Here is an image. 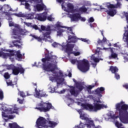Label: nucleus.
Returning a JSON list of instances; mask_svg holds the SVG:
<instances>
[{
  "label": "nucleus",
  "mask_w": 128,
  "mask_h": 128,
  "mask_svg": "<svg viewBox=\"0 0 128 128\" xmlns=\"http://www.w3.org/2000/svg\"><path fill=\"white\" fill-rule=\"evenodd\" d=\"M116 112L118 114V116L116 114L111 116L112 120H116L119 118L122 124H128V104H126L124 101L116 104L115 106Z\"/></svg>",
  "instance_id": "nucleus-1"
},
{
  "label": "nucleus",
  "mask_w": 128,
  "mask_h": 128,
  "mask_svg": "<svg viewBox=\"0 0 128 128\" xmlns=\"http://www.w3.org/2000/svg\"><path fill=\"white\" fill-rule=\"evenodd\" d=\"M45 58L42 59V68L46 72H54L58 68V66L48 62H54L56 60V56L52 55V53H50V51L48 49H46Z\"/></svg>",
  "instance_id": "nucleus-2"
},
{
  "label": "nucleus",
  "mask_w": 128,
  "mask_h": 128,
  "mask_svg": "<svg viewBox=\"0 0 128 128\" xmlns=\"http://www.w3.org/2000/svg\"><path fill=\"white\" fill-rule=\"evenodd\" d=\"M72 64H77L78 68L82 72H86L90 70V62L86 59L78 60L77 59H72L70 60Z\"/></svg>",
  "instance_id": "nucleus-3"
},
{
  "label": "nucleus",
  "mask_w": 128,
  "mask_h": 128,
  "mask_svg": "<svg viewBox=\"0 0 128 128\" xmlns=\"http://www.w3.org/2000/svg\"><path fill=\"white\" fill-rule=\"evenodd\" d=\"M81 106L84 110H90V112H96L97 110H100L102 108H106L108 106L104 104H100L99 103H94V106L90 104H82Z\"/></svg>",
  "instance_id": "nucleus-4"
},
{
  "label": "nucleus",
  "mask_w": 128,
  "mask_h": 128,
  "mask_svg": "<svg viewBox=\"0 0 128 128\" xmlns=\"http://www.w3.org/2000/svg\"><path fill=\"white\" fill-rule=\"evenodd\" d=\"M38 106L40 107H36L35 108V110H38L41 112H48L52 108V103L50 102H40L38 104Z\"/></svg>",
  "instance_id": "nucleus-5"
},
{
  "label": "nucleus",
  "mask_w": 128,
  "mask_h": 128,
  "mask_svg": "<svg viewBox=\"0 0 128 128\" xmlns=\"http://www.w3.org/2000/svg\"><path fill=\"white\" fill-rule=\"evenodd\" d=\"M36 127L37 128H48L46 126V120L43 117H40L36 122Z\"/></svg>",
  "instance_id": "nucleus-6"
},
{
  "label": "nucleus",
  "mask_w": 128,
  "mask_h": 128,
  "mask_svg": "<svg viewBox=\"0 0 128 128\" xmlns=\"http://www.w3.org/2000/svg\"><path fill=\"white\" fill-rule=\"evenodd\" d=\"M26 34V30L24 29L14 28L12 30V34L14 36L12 37V38H20L21 36H24Z\"/></svg>",
  "instance_id": "nucleus-7"
},
{
  "label": "nucleus",
  "mask_w": 128,
  "mask_h": 128,
  "mask_svg": "<svg viewBox=\"0 0 128 128\" xmlns=\"http://www.w3.org/2000/svg\"><path fill=\"white\" fill-rule=\"evenodd\" d=\"M12 74L14 76H18V74H24V68L22 67H18L16 66L13 69V71H12Z\"/></svg>",
  "instance_id": "nucleus-8"
},
{
  "label": "nucleus",
  "mask_w": 128,
  "mask_h": 128,
  "mask_svg": "<svg viewBox=\"0 0 128 128\" xmlns=\"http://www.w3.org/2000/svg\"><path fill=\"white\" fill-rule=\"evenodd\" d=\"M0 56H2L4 58H8V56L10 58L16 56V54L14 53V50H12L10 51V53H5L3 52L0 51Z\"/></svg>",
  "instance_id": "nucleus-9"
},
{
  "label": "nucleus",
  "mask_w": 128,
  "mask_h": 128,
  "mask_svg": "<svg viewBox=\"0 0 128 128\" xmlns=\"http://www.w3.org/2000/svg\"><path fill=\"white\" fill-rule=\"evenodd\" d=\"M105 10L104 12H107L108 14V16H114V15H116V10L111 9L108 10L107 9H106V8L102 7V6H100V10Z\"/></svg>",
  "instance_id": "nucleus-10"
},
{
  "label": "nucleus",
  "mask_w": 128,
  "mask_h": 128,
  "mask_svg": "<svg viewBox=\"0 0 128 128\" xmlns=\"http://www.w3.org/2000/svg\"><path fill=\"white\" fill-rule=\"evenodd\" d=\"M69 18H70L72 22H78L80 18V14L78 13L70 14H69Z\"/></svg>",
  "instance_id": "nucleus-11"
},
{
  "label": "nucleus",
  "mask_w": 128,
  "mask_h": 128,
  "mask_svg": "<svg viewBox=\"0 0 128 128\" xmlns=\"http://www.w3.org/2000/svg\"><path fill=\"white\" fill-rule=\"evenodd\" d=\"M103 50H110L111 54L108 56L109 60H112V58H118V54L114 52V50H112V48H104Z\"/></svg>",
  "instance_id": "nucleus-12"
},
{
  "label": "nucleus",
  "mask_w": 128,
  "mask_h": 128,
  "mask_svg": "<svg viewBox=\"0 0 128 128\" xmlns=\"http://www.w3.org/2000/svg\"><path fill=\"white\" fill-rule=\"evenodd\" d=\"M65 47L66 52H68V54H71V52H72L74 48V44L68 43Z\"/></svg>",
  "instance_id": "nucleus-13"
},
{
  "label": "nucleus",
  "mask_w": 128,
  "mask_h": 128,
  "mask_svg": "<svg viewBox=\"0 0 128 128\" xmlns=\"http://www.w3.org/2000/svg\"><path fill=\"white\" fill-rule=\"evenodd\" d=\"M78 112L82 120H87L88 124H94V120H88V118L84 116V115L82 114V110H78Z\"/></svg>",
  "instance_id": "nucleus-14"
},
{
  "label": "nucleus",
  "mask_w": 128,
  "mask_h": 128,
  "mask_svg": "<svg viewBox=\"0 0 128 128\" xmlns=\"http://www.w3.org/2000/svg\"><path fill=\"white\" fill-rule=\"evenodd\" d=\"M95 92L96 94H98V96L102 98V94H104V88H98L96 90Z\"/></svg>",
  "instance_id": "nucleus-15"
},
{
  "label": "nucleus",
  "mask_w": 128,
  "mask_h": 128,
  "mask_svg": "<svg viewBox=\"0 0 128 128\" xmlns=\"http://www.w3.org/2000/svg\"><path fill=\"white\" fill-rule=\"evenodd\" d=\"M46 16H48V13L44 12L42 14L38 15L37 18L40 22H44L46 20Z\"/></svg>",
  "instance_id": "nucleus-16"
},
{
  "label": "nucleus",
  "mask_w": 128,
  "mask_h": 128,
  "mask_svg": "<svg viewBox=\"0 0 128 128\" xmlns=\"http://www.w3.org/2000/svg\"><path fill=\"white\" fill-rule=\"evenodd\" d=\"M18 110H20V108L14 106L13 108H10L8 112L10 114H18Z\"/></svg>",
  "instance_id": "nucleus-17"
},
{
  "label": "nucleus",
  "mask_w": 128,
  "mask_h": 128,
  "mask_svg": "<svg viewBox=\"0 0 128 128\" xmlns=\"http://www.w3.org/2000/svg\"><path fill=\"white\" fill-rule=\"evenodd\" d=\"M68 44H70V42L75 44V42H76V36L70 35L68 36Z\"/></svg>",
  "instance_id": "nucleus-18"
},
{
  "label": "nucleus",
  "mask_w": 128,
  "mask_h": 128,
  "mask_svg": "<svg viewBox=\"0 0 128 128\" xmlns=\"http://www.w3.org/2000/svg\"><path fill=\"white\" fill-rule=\"evenodd\" d=\"M67 8L68 12H74V6L72 4L68 3L67 4Z\"/></svg>",
  "instance_id": "nucleus-19"
},
{
  "label": "nucleus",
  "mask_w": 128,
  "mask_h": 128,
  "mask_svg": "<svg viewBox=\"0 0 128 128\" xmlns=\"http://www.w3.org/2000/svg\"><path fill=\"white\" fill-rule=\"evenodd\" d=\"M34 16V13L31 12L29 14H25L24 18H26V20H32Z\"/></svg>",
  "instance_id": "nucleus-20"
},
{
  "label": "nucleus",
  "mask_w": 128,
  "mask_h": 128,
  "mask_svg": "<svg viewBox=\"0 0 128 128\" xmlns=\"http://www.w3.org/2000/svg\"><path fill=\"white\" fill-rule=\"evenodd\" d=\"M54 78H55V80L57 82V86H60V84H62V82H61L62 78H60V76H58V75H54Z\"/></svg>",
  "instance_id": "nucleus-21"
},
{
  "label": "nucleus",
  "mask_w": 128,
  "mask_h": 128,
  "mask_svg": "<svg viewBox=\"0 0 128 128\" xmlns=\"http://www.w3.org/2000/svg\"><path fill=\"white\" fill-rule=\"evenodd\" d=\"M50 32H46L43 34L44 38H42L43 40H46L48 38H50Z\"/></svg>",
  "instance_id": "nucleus-22"
},
{
  "label": "nucleus",
  "mask_w": 128,
  "mask_h": 128,
  "mask_svg": "<svg viewBox=\"0 0 128 128\" xmlns=\"http://www.w3.org/2000/svg\"><path fill=\"white\" fill-rule=\"evenodd\" d=\"M110 70L112 74H116L118 72V68L116 66H110Z\"/></svg>",
  "instance_id": "nucleus-23"
},
{
  "label": "nucleus",
  "mask_w": 128,
  "mask_h": 128,
  "mask_svg": "<svg viewBox=\"0 0 128 128\" xmlns=\"http://www.w3.org/2000/svg\"><path fill=\"white\" fill-rule=\"evenodd\" d=\"M44 4H37L36 6V9L38 12H40V10H44Z\"/></svg>",
  "instance_id": "nucleus-24"
},
{
  "label": "nucleus",
  "mask_w": 128,
  "mask_h": 128,
  "mask_svg": "<svg viewBox=\"0 0 128 128\" xmlns=\"http://www.w3.org/2000/svg\"><path fill=\"white\" fill-rule=\"evenodd\" d=\"M76 88H78V90L80 92H82V90L84 88V86H82V83L80 82H76Z\"/></svg>",
  "instance_id": "nucleus-25"
},
{
  "label": "nucleus",
  "mask_w": 128,
  "mask_h": 128,
  "mask_svg": "<svg viewBox=\"0 0 128 128\" xmlns=\"http://www.w3.org/2000/svg\"><path fill=\"white\" fill-rule=\"evenodd\" d=\"M70 92L72 96H78V92L76 91L74 86H72V88L70 90Z\"/></svg>",
  "instance_id": "nucleus-26"
},
{
  "label": "nucleus",
  "mask_w": 128,
  "mask_h": 128,
  "mask_svg": "<svg viewBox=\"0 0 128 128\" xmlns=\"http://www.w3.org/2000/svg\"><path fill=\"white\" fill-rule=\"evenodd\" d=\"M78 12H88V8L86 7L82 6L78 9Z\"/></svg>",
  "instance_id": "nucleus-27"
},
{
  "label": "nucleus",
  "mask_w": 128,
  "mask_h": 128,
  "mask_svg": "<svg viewBox=\"0 0 128 128\" xmlns=\"http://www.w3.org/2000/svg\"><path fill=\"white\" fill-rule=\"evenodd\" d=\"M48 124H50V128H54V126H56L58 124V123H56V122H54L50 120H49L48 122Z\"/></svg>",
  "instance_id": "nucleus-28"
},
{
  "label": "nucleus",
  "mask_w": 128,
  "mask_h": 128,
  "mask_svg": "<svg viewBox=\"0 0 128 128\" xmlns=\"http://www.w3.org/2000/svg\"><path fill=\"white\" fill-rule=\"evenodd\" d=\"M35 94L36 96V98H40V96L42 94H40V90H38V88H36L35 90Z\"/></svg>",
  "instance_id": "nucleus-29"
},
{
  "label": "nucleus",
  "mask_w": 128,
  "mask_h": 128,
  "mask_svg": "<svg viewBox=\"0 0 128 128\" xmlns=\"http://www.w3.org/2000/svg\"><path fill=\"white\" fill-rule=\"evenodd\" d=\"M16 42L20 44V40L19 39L18 40H14L12 41V44H14V46H16V48H20V46L18 45V44H16Z\"/></svg>",
  "instance_id": "nucleus-30"
},
{
  "label": "nucleus",
  "mask_w": 128,
  "mask_h": 128,
  "mask_svg": "<svg viewBox=\"0 0 128 128\" xmlns=\"http://www.w3.org/2000/svg\"><path fill=\"white\" fill-rule=\"evenodd\" d=\"M15 56H16L19 60H22V55L20 54V51L18 50L16 54H15Z\"/></svg>",
  "instance_id": "nucleus-31"
},
{
  "label": "nucleus",
  "mask_w": 128,
  "mask_h": 128,
  "mask_svg": "<svg viewBox=\"0 0 128 128\" xmlns=\"http://www.w3.org/2000/svg\"><path fill=\"white\" fill-rule=\"evenodd\" d=\"M106 42V38L104 36L103 37L102 40L98 39V44H104Z\"/></svg>",
  "instance_id": "nucleus-32"
},
{
  "label": "nucleus",
  "mask_w": 128,
  "mask_h": 128,
  "mask_svg": "<svg viewBox=\"0 0 128 128\" xmlns=\"http://www.w3.org/2000/svg\"><path fill=\"white\" fill-rule=\"evenodd\" d=\"M14 16H18V18H24L25 14L20 12L18 14H15Z\"/></svg>",
  "instance_id": "nucleus-33"
},
{
  "label": "nucleus",
  "mask_w": 128,
  "mask_h": 128,
  "mask_svg": "<svg viewBox=\"0 0 128 128\" xmlns=\"http://www.w3.org/2000/svg\"><path fill=\"white\" fill-rule=\"evenodd\" d=\"M92 60H94V62H100V60H102V59H98V58H96L94 56L92 58Z\"/></svg>",
  "instance_id": "nucleus-34"
},
{
  "label": "nucleus",
  "mask_w": 128,
  "mask_h": 128,
  "mask_svg": "<svg viewBox=\"0 0 128 128\" xmlns=\"http://www.w3.org/2000/svg\"><path fill=\"white\" fill-rule=\"evenodd\" d=\"M57 32V36H62V32H64V30L61 28H58Z\"/></svg>",
  "instance_id": "nucleus-35"
},
{
  "label": "nucleus",
  "mask_w": 128,
  "mask_h": 128,
  "mask_svg": "<svg viewBox=\"0 0 128 128\" xmlns=\"http://www.w3.org/2000/svg\"><path fill=\"white\" fill-rule=\"evenodd\" d=\"M56 26L57 30H58V28H66V26H62L60 25V22L56 24Z\"/></svg>",
  "instance_id": "nucleus-36"
},
{
  "label": "nucleus",
  "mask_w": 128,
  "mask_h": 128,
  "mask_svg": "<svg viewBox=\"0 0 128 128\" xmlns=\"http://www.w3.org/2000/svg\"><path fill=\"white\" fill-rule=\"evenodd\" d=\"M16 66H14V65L11 64L7 66V69L12 70V72L14 70V68Z\"/></svg>",
  "instance_id": "nucleus-37"
},
{
  "label": "nucleus",
  "mask_w": 128,
  "mask_h": 128,
  "mask_svg": "<svg viewBox=\"0 0 128 128\" xmlns=\"http://www.w3.org/2000/svg\"><path fill=\"white\" fill-rule=\"evenodd\" d=\"M4 78L6 80H8L10 78V75L8 74V72H5Z\"/></svg>",
  "instance_id": "nucleus-38"
},
{
  "label": "nucleus",
  "mask_w": 128,
  "mask_h": 128,
  "mask_svg": "<svg viewBox=\"0 0 128 128\" xmlns=\"http://www.w3.org/2000/svg\"><path fill=\"white\" fill-rule=\"evenodd\" d=\"M45 30L47 32H46L52 33V29H50V26H47V27L46 28Z\"/></svg>",
  "instance_id": "nucleus-39"
},
{
  "label": "nucleus",
  "mask_w": 128,
  "mask_h": 128,
  "mask_svg": "<svg viewBox=\"0 0 128 128\" xmlns=\"http://www.w3.org/2000/svg\"><path fill=\"white\" fill-rule=\"evenodd\" d=\"M30 6L28 2H26L25 4V8H26V10H28L29 12H30Z\"/></svg>",
  "instance_id": "nucleus-40"
},
{
  "label": "nucleus",
  "mask_w": 128,
  "mask_h": 128,
  "mask_svg": "<svg viewBox=\"0 0 128 128\" xmlns=\"http://www.w3.org/2000/svg\"><path fill=\"white\" fill-rule=\"evenodd\" d=\"M71 54H74V56H80V52H71Z\"/></svg>",
  "instance_id": "nucleus-41"
},
{
  "label": "nucleus",
  "mask_w": 128,
  "mask_h": 128,
  "mask_svg": "<svg viewBox=\"0 0 128 128\" xmlns=\"http://www.w3.org/2000/svg\"><path fill=\"white\" fill-rule=\"evenodd\" d=\"M107 8H116V6L112 4H110V5L106 6Z\"/></svg>",
  "instance_id": "nucleus-42"
},
{
  "label": "nucleus",
  "mask_w": 128,
  "mask_h": 128,
  "mask_svg": "<svg viewBox=\"0 0 128 128\" xmlns=\"http://www.w3.org/2000/svg\"><path fill=\"white\" fill-rule=\"evenodd\" d=\"M19 94L20 96H21L22 98H26V95L24 94V92H19Z\"/></svg>",
  "instance_id": "nucleus-43"
},
{
  "label": "nucleus",
  "mask_w": 128,
  "mask_h": 128,
  "mask_svg": "<svg viewBox=\"0 0 128 128\" xmlns=\"http://www.w3.org/2000/svg\"><path fill=\"white\" fill-rule=\"evenodd\" d=\"M93 88H94V86L93 85H90L87 87V90H90Z\"/></svg>",
  "instance_id": "nucleus-44"
},
{
  "label": "nucleus",
  "mask_w": 128,
  "mask_h": 128,
  "mask_svg": "<svg viewBox=\"0 0 128 128\" xmlns=\"http://www.w3.org/2000/svg\"><path fill=\"white\" fill-rule=\"evenodd\" d=\"M4 98V92L0 90V100H3Z\"/></svg>",
  "instance_id": "nucleus-45"
},
{
  "label": "nucleus",
  "mask_w": 128,
  "mask_h": 128,
  "mask_svg": "<svg viewBox=\"0 0 128 128\" xmlns=\"http://www.w3.org/2000/svg\"><path fill=\"white\" fill-rule=\"evenodd\" d=\"M32 1L34 2H36V4H39V2H42V0H32Z\"/></svg>",
  "instance_id": "nucleus-46"
},
{
  "label": "nucleus",
  "mask_w": 128,
  "mask_h": 128,
  "mask_svg": "<svg viewBox=\"0 0 128 128\" xmlns=\"http://www.w3.org/2000/svg\"><path fill=\"white\" fill-rule=\"evenodd\" d=\"M94 22V18L93 17H90L89 18V22Z\"/></svg>",
  "instance_id": "nucleus-47"
},
{
  "label": "nucleus",
  "mask_w": 128,
  "mask_h": 128,
  "mask_svg": "<svg viewBox=\"0 0 128 128\" xmlns=\"http://www.w3.org/2000/svg\"><path fill=\"white\" fill-rule=\"evenodd\" d=\"M46 96H48V94H46L42 93V94H41V96L40 98H46Z\"/></svg>",
  "instance_id": "nucleus-48"
},
{
  "label": "nucleus",
  "mask_w": 128,
  "mask_h": 128,
  "mask_svg": "<svg viewBox=\"0 0 128 128\" xmlns=\"http://www.w3.org/2000/svg\"><path fill=\"white\" fill-rule=\"evenodd\" d=\"M100 50H102V48H100V47H98L97 50L95 52L96 54H100Z\"/></svg>",
  "instance_id": "nucleus-49"
},
{
  "label": "nucleus",
  "mask_w": 128,
  "mask_h": 128,
  "mask_svg": "<svg viewBox=\"0 0 128 128\" xmlns=\"http://www.w3.org/2000/svg\"><path fill=\"white\" fill-rule=\"evenodd\" d=\"M115 78L116 80H120V74H118L115 73Z\"/></svg>",
  "instance_id": "nucleus-50"
},
{
  "label": "nucleus",
  "mask_w": 128,
  "mask_h": 128,
  "mask_svg": "<svg viewBox=\"0 0 128 128\" xmlns=\"http://www.w3.org/2000/svg\"><path fill=\"white\" fill-rule=\"evenodd\" d=\"M2 116L4 118H8V116L6 114V112H2Z\"/></svg>",
  "instance_id": "nucleus-51"
},
{
  "label": "nucleus",
  "mask_w": 128,
  "mask_h": 128,
  "mask_svg": "<svg viewBox=\"0 0 128 128\" xmlns=\"http://www.w3.org/2000/svg\"><path fill=\"white\" fill-rule=\"evenodd\" d=\"M18 100L19 104H24V100H22L20 98H18Z\"/></svg>",
  "instance_id": "nucleus-52"
},
{
  "label": "nucleus",
  "mask_w": 128,
  "mask_h": 128,
  "mask_svg": "<svg viewBox=\"0 0 128 128\" xmlns=\"http://www.w3.org/2000/svg\"><path fill=\"white\" fill-rule=\"evenodd\" d=\"M94 102H96V104H102V101L100 100H95L94 101Z\"/></svg>",
  "instance_id": "nucleus-53"
},
{
  "label": "nucleus",
  "mask_w": 128,
  "mask_h": 128,
  "mask_svg": "<svg viewBox=\"0 0 128 128\" xmlns=\"http://www.w3.org/2000/svg\"><path fill=\"white\" fill-rule=\"evenodd\" d=\"M52 46H54V48H56V46H58V43H56V42H54L52 44Z\"/></svg>",
  "instance_id": "nucleus-54"
},
{
  "label": "nucleus",
  "mask_w": 128,
  "mask_h": 128,
  "mask_svg": "<svg viewBox=\"0 0 128 128\" xmlns=\"http://www.w3.org/2000/svg\"><path fill=\"white\" fill-rule=\"evenodd\" d=\"M6 84H8V86H14V84H12V81L10 82H6Z\"/></svg>",
  "instance_id": "nucleus-55"
},
{
  "label": "nucleus",
  "mask_w": 128,
  "mask_h": 128,
  "mask_svg": "<svg viewBox=\"0 0 128 128\" xmlns=\"http://www.w3.org/2000/svg\"><path fill=\"white\" fill-rule=\"evenodd\" d=\"M80 20L82 22H86V18H82V16H80V18H79V20Z\"/></svg>",
  "instance_id": "nucleus-56"
},
{
  "label": "nucleus",
  "mask_w": 128,
  "mask_h": 128,
  "mask_svg": "<svg viewBox=\"0 0 128 128\" xmlns=\"http://www.w3.org/2000/svg\"><path fill=\"white\" fill-rule=\"evenodd\" d=\"M81 40L84 42H88V40H86V38H82Z\"/></svg>",
  "instance_id": "nucleus-57"
},
{
  "label": "nucleus",
  "mask_w": 128,
  "mask_h": 128,
  "mask_svg": "<svg viewBox=\"0 0 128 128\" xmlns=\"http://www.w3.org/2000/svg\"><path fill=\"white\" fill-rule=\"evenodd\" d=\"M46 26H44L43 25L41 26V30H46Z\"/></svg>",
  "instance_id": "nucleus-58"
},
{
  "label": "nucleus",
  "mask_w": 128,
  "mask_h": 128,
  "mask_svg": "<svg viewBox=\"0 0 128 128\" xmlns=\"http://www.w3.org/2000/svg\"><path fill=\"white\" fill-rule=\"evenodd\" d=\"M47 20H50V22H52V18L51 16H49L47 18Z\"/></svg>",
  "instance_id": "nucleus-59"
},
{
  "label": "nucleus",
  "mask_w": 128,
  "mask_h": 128,
  "mask_svg": "<svg viewBox=\"0 0 128 128\" xmlns=\"http://www.w3.org/2000/svg\"><path fill=\"white\" fill-rule=\"evenodd\" d=\"M26 26H32V23L30 22H24Z\"/></svg>",
  "instance_id": "nucleus-60"
},
{
  "label": "nucleus",
  "mask_w": 128,
  "mask_h": 128,
  "mask_svg": "<svg viewBox=\"0 0 128 128\" xmlns=\"http://www.w3.org/2000/svg\"><path fill=\"white\" fill-rule=\"evenodd\" d=\"M33 28H34V30H38V26L37 25L35 24L33 26Z\"/></svg>",
  "instance_id": "nucleus-61"
},
{
  "label": "nucleus",
  "mask_w": 128,
  "mask_h": 128,
  "mask_svg": "<svg viewBox=\"0 0 128 128\" xmlns=\"http://www.w3.org/2000/svg\"><path fill=\"white\" fill-rule=\"evenodd\" d=\"M92 86H94H94H98V81H95L94 84H92Z\"/></svg>",
  "instance_id": "nucleus-62"
},
{
  "label": "nucleus",
  "mask_w": 128,
  "mask_h": 128,
  "mask_svg": "<svg viewBox=\"0 0 128 128\" xmlns=\"http://www.w3.org/2000/svg\"><path fill=\"white\" fill-rule=\"evenodd\" d=\"M37 40H38V42H42V40H43L42 38L40 37H38Z\"/></svg>",
  "instance_id": "nucleus-63"
},
{
  "label": "nucleus",
  "mask_w": 128,
  "mask_h": 128,
  "mask_svg": "<svg viewBox=\"0 0 128 128\" xmlns=\"http://www.w3.org/2000/svg\"><path fill=\"white\" fill-rule=\"evenodd\" d=\"M124 16L126 18V20L127 22H128V12L125 13Z\"/></svg>",
  "instance_id": "nucleus-64"
}]
</instances>
